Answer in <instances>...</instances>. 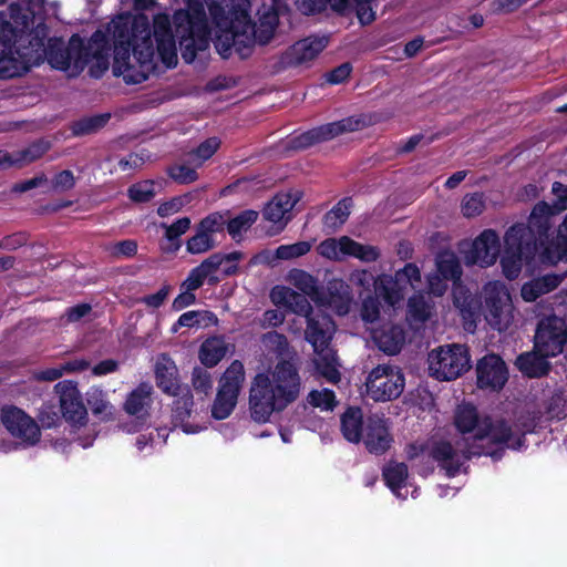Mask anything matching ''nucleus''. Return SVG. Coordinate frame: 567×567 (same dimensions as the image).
<instances>
[{
  "mask_svg": "<svg viewBox=\"0 0 567 567\" xmlns=\"http://www.w3.org/2000/svg\"><path fill=\"white\" fill-rule=\"evenodd\" d=\"M112 37L114 58L112 71L127 84H138L156 70V56L171 69L177 64V50L168 16L154 19L153 35L147 17L122 13L107 25Z\"/></svg>",
  "mask_w": 567,
  "mask_h": 567,
  "instance_id": "obj_1",
  "label": "nucleus"
},
{
  "mask_svg": "<svg viewBox=\"0 0 567 567\" xmlns=\"http://www.w3.org/2000/svg\"><path fill=\"white\" fill-rule=\"evenodd\" d=\"M48 38V28L43 23L34 27V22L25 30L22 45L17 43L8 59L27 62L25 70L11 75L9 79L21 76L33 66L47 60L56 70L69 72L70 76L78 75L87 64L90 74L100 78L109 69V39L105 32L96 30L84 43L83 39L73 34L68 44L59 38Z\"/></svg>",
  "mask_w": 567,
  "mask_h": 567,
  "instance_id": "obj_2",
  "label": "nucleus"
},
{
  "mask_svg": "<svg viewBox=\"0 0 567 567\" xmlns=\"http://www.w3.org/2000/svg\"><path fill=\"white\" fill-rule=\"evenodd\" d=\"M261 342L279 360L272 368L258 372L250 382L248 411L250 419L258 424L268 423L275 413L284 412L298 401L302 392L296 352L287 337L269 331L261 336Z\"/></svg>",
  "mask_w": 567,
  "mask_h": 567,
  "instance_id": "obj_3",
  "label": "nucleus"
},
{
  "mask_svg": "<svg viewBox=\"0 0 567 567\" xmlns=\"http://www.w3.org/2000/svg\"><path fill=\"white\" fill-rule=\"evenodd\" d=\"M225 0H205L212 20L216 27L214 44L223 59H227L234 49L241 59L251 54L256 43H268L278 25L276 12L267 11L258 23L251 21L249 2L239 0L227 12L223 8Z\"/></svg>",
  "mask_w": 567,
  "mask_h": 567,
  "instance_id": "obj_4",
  "label": "nucleus"
},
{
  "mask_svg": "<svg viewBox=\"0 0 567 567\" xmlns=\"http://www.w3.org/2000/svg\"><path fill=\"white\" fill-rule=\"evenodd\" d=\"M454 423L461 433H473L471 447L484 444L491 451H495L494 460L502 456L501 451L504 446L519 450L524 445L525 434L532 431L526 429L520 434H515L504 421L493 422L488 416L480 419L476 408L466 403L457 406Z\"/></svg>",
  "mask_w": 567,
  "mask_h": 567,
  "instance_id": "obj_5",
  "label": "nucleus"
},
{
  "mask_svg": "<svg viewBox=\"0 0 567 567\" xmlns=\"http://www.w3.org/2000/svg\"><path fill=\"white\" fill-rule=\"evenodd\" d=\"M185 9L176 10L173 14V23L176 37L179 39L182 58L186 63H192L198 51L208 49L212 32L202 0H184Z\"/></svg>",
  "mask_w": 567,
  "mask_h": 567,
  "instance_id": "obj_6",
  "label": "nucleus"
},
{
  "mask_svg": "<svg viewBox=\"0 0 567 567\" xmlns=\"http://www.w3.org/2000/svg\"><path fill=\"white\" fill-rule=\"evenodd\" d=\"M557 215L546 202L537 203L528 218V224H515L514 226H523L530 233L532 240L542 250V260L548 264H557L567 259V215L563 223L558 226L557 236L548 240V231L551 228V218Z\"/></svg>",
  "mask_w": 567,
  "mask_h": 567,
  "instance_id": "obj_7",
  "label": "nucleus"
},
{
  "mask_svg": "<svg viewBox=\"0 0 567 567\" xmlns=\"http://www.w3.org/2000/svg\"><path fill=\"white\" fill-rule=\"evenodd\" d=\"M33 23V17L23 12L19 7H10V20L0 12V79L25 70L27 62L8 59L10 51L17 43L22 45L25 30Z\"/></svg>",
  "mask_w": 567,
  "mask_h": 567,
  "instance_id": "obj_8",
  "label": "nucleus"
},
{
  "mask_svg": "<svg viewBox=\"0 0 567 567\" xmlns=\"http://www.w3.org/2000/svg\"><path fill=\"white\" fill-rule=\"evenodd\" d=\"M505 250L501 258L504 276L516 279L524 262H529L538 251L537 245L532 240L530 233L523 226H512L504 236Z\"/></svg>",
  "mask_w": 567,
  "mask_h": 567,
  "instance_id": "obj_9",
  "label": "nucleus"
},
{
  "mask_svg": "<svg viewBox=\"0 0 567 567\" xmlns=\"http://www.w3.org/2000/svg\"><path fill=\"white\" fill-rule=\"evenodd\" d=\"M470 368V354L464 346L446 344L429 353V371L437 380H454Z\"/></svg>",
  "mask_w": 567,
  "mask_h": 567,
  "instance_id": "obj_10",
  "label": "nucleus"
},
{
  "mask_svg": "<svg viewBox=\"0 0 567 567\" xmlns=\"http://www.w3.org/2000/svg\"><path fill=\"white\" fill-rule=\"evenodd\" d=\"M484 317L487 323L498 331L506 330L514 319V306L506 285L489 281L483 287Z\"/></svg>",
  "mask_w": 567,
  "mask_h": 567,
  "instance_id": "obj_11",
  "label": "nucleus"
},
{
  "mask_svg": "<svg viewBox=\"0 0 567 567\" xmlns=\"http://www.w3.org/2000/svg\"><path fill=\"white\" fill-rule=\"evenodd\" d=\"M481 455L495 458L496 452L491 451L484 444H478L476 447L468 445L464 449H454L450 442L445 441L433 442L426 446V457L436 462L449 477L456 476L464 463L472 456Z\"/></svg>",
  "mask_w": 567,
  "mask_h": 567,
  "instance_id": "obj_12",
  "label": "nucleus"
},
{
  "mask_svg": "<svg viewBox=\"0 0 567 567\" xmlns=\"http://www.w3.org/2000/svg\"><path fill=\"white\" fill-rule=\"evenodd\" d=\"M405 385L401 370L391 364L373 368L365 380L368 395L377 402L391 401L400 396Z\"/></svg>",
  "mask_w": 567,
  "mask_h": 567,
  "instance_id": "obj_13",
  "label": "nucleus"
},
{
  "mask_svg": "<svg viewBox=\"0 0 567 567\" xmlns=\"http://www.w3.org/2000/svg\"><path fill=\"white\" fill-rule=\"evenodd\" d=\"M0 421L7 432L23 447L34 446L41 440L39 423L16 405H3L0 410Z\"/></svg>",
  "mask_w": 567,
  "mask_h": 567,
  "instance_id": "obj_14",
  "label": "nucleus"
},
{
  "mask_svg": "<svg viewBox=\"0 0 567 567\" xmlns=\"http://www.w3.org/2000/svg\"><path fill=\"white\" fill-rule=\"evenodd\" d=\"M364 122L359 117H346L340 121L327 123L313 127L290 141V146L295 150H302L310 147L317 143H321L339 136L346 132H354L361 128Z\"/></svg>",
  "mask_w": 567,
  "mask_h": 567,
  "instance_id": "obj_15",
  "label": "nucleus"
},
{
  "mask_svg": "<svg viewBox=\"0 0 567 567\" xmlns=\"http://www.w3.org/2000/svg\"><path fill=\"white\" fill-rule=\"evenodd\" d=\"M567 341V324L564 319L550 316L538 323L535 348L545 355L555 357L563 352Z\"/></svg>",
  "mask_w": 567,
  "mask_h": 567,
  "instance_id": "obj_16",
  "label": "nucleus"
},
{
  "mask_svg": "<svg viewBox=\"0 0 567 567\" xmlns=\"http://www.w3.org/2000/svg\"><path fill=\"white\" fill-rule=\"evenodd\" d=\"M373 0H295V4L303 14H315L330 4L331 9L344 13L350 4H355L357 17L361 24H370L375 19V12L371 7Z\"/></svg>",
  "mask_w": 567,
  "mask_h": 567,
  "instance_id": "obj_17",
  "label": "nucleus"
},
{
  "mask_svg": "<svg viewBox=\"0 0 567 567\" xmlns=\"http://www.w3.org/2000/svg\"><path fill=\"white\" fill-rule=\"evenodd\" d=\"M244 255L240 251H231L228 254L215 252L205 258L198 266L194 267L185 279L187 289H199L205 281L215 286L220 281L217 276L218 270L225 260H240Z\"/></svg>",
  "mask_w": 567,
  "mask_h": 567,
  "instance_id": "obj_18",
  "label": "nucleus"
},
{
  "mask_svg": "<svg viewBox=\"0 0 567 567\" xmlns=\"http://www.w3.org/2000/svg\"><path fill=\"white\" fill-rule=\"evenodd\" d=\"M54 391L59 395L63 417L74 425H83L87 419V411L76 382L60 381L54 385Z\"/></svg>",
  "mask_w": 567,
  "mask_h": 567,
  "instance_id": "obj_19",
  "label": "nucleus"
},
{
  "mask_svg": "<svg viewBox=\"0 0 567 567\" xmlns=\"http://www.w3.org/2000/svg\"><path fill=\"white\" fill-rule=\"evenodd\" d=\"M350 282L360 289V297L363 292L368 295L374 289V293L379 295L385 303L391 307L398 305V297L392 292L393 280L391 275L381 274L374 276L368 269H355L349 276Z\"/></svg>",
  "mask_w": 567,
  "mask_h": 567,
  "instance_id": "obj_20",
  "label": "nucleus"
},
{
  "mask_svg": "<svg viewBox=\"0 0 567 567\" xmlns=\"http://www.w3.org/2000/svg\"><path fill=\"white\" fill-rule=\"evenodd\" d=\"M499 236L493 229L483 230L465 252L467 265H478L483 268L494 265L499 256Z\"/></svg>",
  "mask_w": 567,
  "mask_h": 567,
  "instance_id": "obj_21",
  "label": "nucleus"
},
{
  "mask_svg": "<svg viewBox=\"0 0 567 567\" xmlns=\"http://www.w3.org/2000/svg\"><path fill=\"white\" fill-rule=\"evenodd\" d=\"M327 37H308L288 48L280 58L285 68L305 65L315 60L327 47Z\"/></svg>",
  "mask_w": 567,
  "mask_h": 567,
  "instance_id": "obj_22",
  "label": "nucleus"
},
{
  "mask_svg": "<svg viewBox=\"0 0 567 567\" xmlns=\"http://www.w3.org/2000/svg\"><path fill=\"white\" fill-rule=\"evenodd\" d=\"M353 296L350 286L342 279H332L328 282L327 290H321L316 305L334 311L338 316L350 312Z\"/></svg>",
  "mask_w": 567,
  "mask_h": 567,
  "instance_id": "obj_23",
  "label": "nucleus"
},
{
  "mask_svg": "<svg viewBox=\"0 0 567 567\" xmlns=\"http://www.w3.org/2000/svg\"><path fill=\"white\" fill-rule=\"evenodd\" d=\"M477 385L481 389H502L508 378L505 362L496 354H487L476 364Z\"/></svg>",
  "mask_w": 567,
  "mask_h": 567,
  "instance_id": "obj_24",
  "label": "nucleus"
},
{
  "mask_svg": "<svg viewBox=\"0 0 567 567\" xmlns=\"http://www.w3.org/2000/svg\"><path fill=\"white\" fill-rule=\"evenodd\" d=\"M362 439L368 451L377 455L385 453L392 443L386 421L379 415H371L365 420Z\"/></svg>",
  "mask_w": 567,
  "mask_h": 567,
  "instance_id": "obj_25",
  "label": "nucleus"
},
{
  "mask_svg": "<svg viewBox=\"0 0 567 567\" xmlns=\"http://www.w3.org/2000/svg\"><path fill=\"white\" fill-rule=\"evenodd\" d=\"M306 321V340L313 349L331 343L336 332V324L329 315L322 311L313 312Z\"/></svg>",
  "mask_w": 567,
  "mask_h": 567,
  "instance_id": "obj_26",
  "label": "nucleus"
},
{
  "mask_svg": "<svg viewBox=\"0 0 567 567\" xmlns=\"http://www.w3.org/2000/svg\"><path fill=\"white\" fill-rule=\"evenodd\" d=\"M299 199L298 192L279 193L265 206L264 217L270 223L280 224L279 230H281L290 219L289 213Z\"/></svg>",
  "mask_w": 567,
  "mask_h": 567,
  "instance_id": "obj_27",
  "label": "nucleus"
},
{
  "mask_svg": "<svg viewBox=\"0 0 567 567\" xmlns=\"http://www.w3.org/2000/svg\"><path fill=\"white\" fill-rule=\"evenodd\" d=\"M155 379L157 386L168 395H175L184 388L179 383L178 369L175 362L165 353L161 354L155 363Z\"/></svg>",
  "mask_w": 567,
  "mask_h": 567,
  "instance_id": "obj_28",
  "label": "nucleus"
},
{
  "mask_svg": "<svg viewBox=\"0 0 567 567\" xmlns=\"http://www.w3.org/2000/svg\"><path fill=\"white\" fill-rule=\"evenodd\" d=\"M178 392L174 395L176 399L173 402L172 409L173 423L175 426H181L184 433H198L200 431L199 426L186 423L194 406L193 394L187 385L178 390Z\"/></svg>",
  "mask_w": 567,
  "mask_h": 567,
  "instance_id": "obj_29",
  "label": "nucleus"
},
{
  "mask_svg": "<svg viewBox=\"0 0 567 567\" xmlns=\"http://www.w3.org/2000/svg\"><path fill=\"white\" fill-rule=\"evenodd\" d=\"M313 351L316 353L313 363L320 375H322L328 382L333 384L339 383L341 380V373L339 371L340 364L336 351L330 347V344L317 347Z\"/></svg>",
  "mask_w": 567,
  "mask_h": 567,
  "instance_id": "obj_30",
  "label": "nucleus"
},
{
  "mask_svg": "<svg viewBox=\"0 0 567 567\" xmlns=\"http://www.w3.org/2000/svg\"><path fill=\"white\" fill-rule=\"evenodd\" d=\"M378 348L386 354H396L405 340V333L401 326L386 323L372 333Z\"/></svg>",
  "mask_w": 567,
  "mask_h": 567,
  "instance_id": "obj_31",
  "label": "nucleus"
},
{
  "mask_svg": "<svg viewBox=\"0 0 567 567\" xmlns=\"http://www.w3.org/2000/svg\"><path fill=\"white\" fill-rule=\"evenodd\" d=\"M49 147L47 142H37L14 154L0 150V166L11 167L30 164L41 158L49 151Z\"/></svg>",
  "mask_w": 567,
  "mask_h": 567,
  "instance_id": "obj_32",
  "label": "nucleus"
},
{
  "mask_svg": "<svg viewBox=\"0 0 567 567\" xmlns=\"http://www.w3.org/2000/svg\"><path fill=\"white\" fill-rule=\"evenodd\" d=\"M343 437L351 443H359L364 434L365 421L360 408H348L340 417Z\"/></svg>",
  "mask_w": 567,
  "mask_h": 567,
  "instance_id": "obj_33",
  "label": "nucleus"
},
{
  "mask_svg": "<svg viewBox=\"0 0 567 567\" xmlns=\"http://www.w3.org/2000/svg\"><path fill=\"white\" fill-rule=\"evenodd\" d=\"M245 380L244 363L240 360H234L221 374L217 390L238 398Z\"/></svg>",
  "mask_w": 567,
  "mask_h": 567,
  "instance_id": "obj_34",
  "label": "nucleus"
},
{
  "mask_svg": "<svg viewBox=\"0 0 567 567\" xmlns=\"http://www.w3.org/2000/svg\"><path fill=\"white\" fill-rule=\"evenodd\" d=\"M153 386L148 382L138 384L131 391L124 402V411L130 415H143L147 413L152 404Z\"/></svg>",
  "mask_w": 567,
  "mask_h": 567,
  "instance_id": "obj_35",
  "label": "nucleus"
},
{
  "mask_svg": "<svg viewBox=\"0 0 567 567\" xmlns=\"http://www.w3.org/2000/svg\"><path fill=\"white\" fill-rule=\"evenodd\" d=\"M228 349L224 337H212L202 343L198 357L205 367L214 368L225 358Z\"/></svg>",
  "mask_w": 567,
  "mask_h": 567,
  "instance_id": "obj_36",
  "label": "nucleus"
},
{
  "mask_svg": "<svg viewBox=\"0 0 567 567\" xmlns=\"http://www.w3.org/2000/svg\"><path fill=\"white\" fill-rule=\"evenodd\" d=\"M542 352H527L517 357L516 367L528 378H539L545 375L549 370V362Z\"/></svg>",
  "mask_w": 567,
  "mask_h": 567,
  "instance_id": "obj_37",
  "label": "nucleus"
},
{
  "mask_svg": "<svg viewBox=\"0 0 567 567\" xmlns=\"http://www.w3.org/2000/svg\"><path fill=\"white\" fill-rule=\"evenodd\" d=\"M392 292L398 297V305L403 300V290L406 285L416 288L422 282L421 271L415 264L409 262L392 276Z\"/></svg>",
  "mask_w": 567,
  "mask_h": 567,
  "instance_id": "obj_38",
  "label": "nucleus"
},
{
  "mask_svg": "<svg viewBox=\"0 0 567 567\" xmlns=\"http://www.w3.org/2000/svg\"><path fill=\"white\" fill-rule=\"evenodd\" d=\"M434 302L423 293L413 295L408 301V320L411 323H424L433 315Z\"/></svg>",
  "mask_w": 567,
  "mask_h": 567,
  "instance_id": "obj_39",
  "label": "nucleus"
},
{
  "mask_svg": "<svg viewBox=\"0 0 567 567\" xmlns=\"http://www.w3.org/2000/svg\"><path fill=\"white\" fill-rule=\"evenodd\" d=\"M288 281L316 303L322 290L317 278L305 270L292 269L288 272Z\"/></svg>",
  "mask_w": 567,
  "mask_h": 567,
  "instance_id": "obj_40",
  "label": "nucleus"
},
{
  "mask_svg": "<svg viewBox=\"0 0 567 567\" xmlns=\"http://www.w3.org/2000/svg\"><path fill=\"white\" fill-rule=\"evenodd\" d=\"M436 271L445 280H452L454 286L461 280L462 267L454 252L442 251L436 257Z\"/></svg>",
  "mask_w": 567,
  "mask_h": 567,
  "instance_id": "obj_41",
  "label": "nucleus"
},
{
  "mask_svg": "<svg viewBox=\"0 0 567 567\" xmlns=\"http://www.w3.org/2000/svg\"><path fill=\"white\" fill-rule=\"evenodd\" d=\"M86 402L95 416L102 420H110L114 414V406L106 399V393L96 386L86 392Z\"/></svg>",
  "mask_w": 567,
  "mask_h": 567,
  "instance_id": "obj_42",
  "label": "nucleus"
},
{
  "mask_svg": "<svg viewBox=\"0 0 567 567\" xmlns=\"http://www.w3.org/2000/svg\"><path fill=\"white\" fill-rule=\"evenodd\" d=\"M226 228L233 239L240 238L244 231H247L258 219V212L247 209L238 214L234 218H229V212L226 210Z\"/></svg>",
  "mask_w": 567,
  "mask_h": 567,
  "instance_id": "obj_43",
  "label": "nucleus"
},
{
  "mask_svg": "<svg viewBox=\"0 0 567 567\" xmlns=\"http://www.w3.org/2000/svg\"><path fill=\"white\" fill-rule=\"evenodd\" d=\"M408 475V466L404 463L390 462L383 468V478L396 496H400V489L405 485Z\"/></svg>",
  "mask_w": 567,
  "mask_h": 567,
  "instance_id": "obj_44",
  "label": "nucleus"
},
{
  "mask_svg": "<svg viewBox=\"0 0 567 567\" xmlns=\"http://www.w3.org/2000/svg\"><path fill=\"white\" fill-rule=\"evenodd\" d=\"M110 120V114H97L83 117L71 124L70 130L74 136L90 135L101 130Z\"/></svg>",
  "mask_w": 567,
  "mask_h": 567,
  "instance_id": "obj_45",
  "label": "nucleus"
},
{
  "mask_svg": "<svg viewBox=\"0 0 567 567\" xmlns=\"http://www.w3.org/2000/svg\"><path fill=\"white\" fill-rule=\"evenodd\" d=\"M352 199L347 197L341 199L333 206L323 217L324 226L331 230H336L346 223L350 215Z\"/></svg>",
  "mask_w": 567,
  "mask_h": 567,
  "instance_id": "obj_46",
  "label": "nucleus"
},
{
  "mask_svg": "<svg viewBox=\"0 0 567 567\" xmlns=\"http://www.w3.org/2000/svg\"><path fill=\"white\" fill-rule=\"evenodd\" d=\"M346 243V256H351L358 258L363 262H373L377 261L380 257V250L372 245H363L360 244L350 237Z\"/></svg>",
  "mask_w": 567,
  "mask_h": 567,
  "instance_id": "obj_47",
  "label": "nucleus"
},
{
  "mask_svg": "<svg viewBox=\"0 0 567 567\" xmlns=\"http://www.w3.org/2000/svg\"><path fill=\"white\" fill-rule=\"evenodd\" d=\"M346 240L348 236L324 239L318 246V252L330 260H342L346 257Z\"/></svg>",
  "mask_w": 567,
  "mask_h": 567,
  "instance_id": "obj_48",
  "label": "nucleus"
},
{
  "mask_svg": "<svg viewBox=\"0 0 567 567\" xmlns=\"http://www.w3.org/2000/svg\"><path fill=\"white\" fill-rule=\"evenodd\" d=\"M190 224L192 221L189 217H182L171 225H162V227L165 229V238L171 243V251H177L179 249V237L190 228Z\"/></svg>",
  "mask_w": 567,
  "mask_h": 567,
  "instance_id": "obj_49",
  "label": "nucleus"
},
{
  "mask_svg": "<svg viewBox=\"0 0 567 567\" xmlns=\"http://www.w3.org/2000/svg\"><path fill=\"white\" fill-rule=\"evenodd\" d=\"M307 402L321 411H332L338 404L336 394L330 389L311 390L307 395Z\"/></svg>",
  "mask_w": 567,
  "mask_h": 567,
  "instance_id": "obj_50",
  "label": "nucleus"
},
{
  "mask_svg": "<svg viewBox=\"0 0 567 567\" xmlns=\"http://www.w3.org/2000/svg\"><path fill=\"white\" fill-rule=\"evenodd\" d=\"M238 398L235 395L226 394L217 390V394L212 406V415L216 420H224L228 417L237 405Z\"/></svg>",
  "mask_w": 567,
  "mask_h": 567,
  "instance_id": "obj_51",
  "label": "nucleus"
},
{
  "mask_svg": "<svg viewBox=\"0 0 567 567\" xmlns=\"http://www.w3.org/2000/svg\"><path fill=\"white\" fill-rule=\"evenodd\" d=\"M379 298L381 297L377 293L361 297L360 318L365 323H374L380 319L381 301Z\"/></svg>",
  "mask_w": 567,
  "mask_h": 567,
  "instance_id": "obj_52",
  "label": "nucleus"
},
{
  "mask_svg": "<svg viewBox=\"0 0 567 567\" xmlns=\"http://www.w3.org/2000/svg\"><path fill=\"white\" fill-rule=\"evenodd\" d=\"M186 251L190 255H202L216 247V241L195 227V234L185 244Z\"/></svg>",
  "mask_w": 567,
  "mask_h": 567,
  "instance_id": "obj_53",
  "label": "nucleus"
},
{
  "mask_svg": "<svg viewBox=\"0 0 567 567\" xmlns=\"http://www.w3.org/2000/svg\"><path fill=\"white\" fill-rule=\"evenodd\" d=\"M196 227L200 229V231L205 233L210 238L215 234L223 233L226 228V214L225 212H214L204 217Z\"/></svg>",
  "mask_w": 567,
  "mask_h": 567,
  "instance_id": "obj_54",
  "label": "nucleus"
},
{
  "mask_svg": "<svg viewBox=\"0 0 567 567\" xmlns=\"http://www.w3.org/2000/svg\"><path fill=\"white\" fill-rule=\"evenodd\" d=\"M462 214L467 217H476L485 209V197L482 193L466 194L462 200Z\"/></svg>",
  "mask_w": 567,
  "mask_h": 567,
  "instance_id": "obj_55",
  "label": "nucleus"
},
{
  "mask_svg": "<svg viewBox=\"0 0 567 567\" xmlns=\"http://www.w3.org/2000/svg\"><path fill=\"white\" fill-rule=\"evenodd\" d=\"M167 175L177 184H190L198 178L196 168L186 164H173L166 169Z\"/></svg>",
  "mask_w": 567,
  "mask_h": 567,
  "instance_id": "obj_56",
  "label": "nucleus"
},
{
  "mask_svg": "<svg viewBox=\"0 0 567 567\" xmlns=\"http://www.w3.org/2000/svg\"><path fill=\"white\" fill-rule=\"evenodd\" d=\"M137 243L134 239H125L105 246V251L113 258H132L137 254Z\"/></svg>",
  "mask_w": 567,
  "mask_h": 567,
  "instance_id": "obj_57",
  "label": "nucleus"
},
{
  "mask_svg": "<svg viewBox=\"0 0 567 567\" xmlns=\"http://www.w3.org/2000/svg\"><path fill=\"white\" fill-rule=\"evenodd\" d=\"M192 385L196 393L208 396L213 390L212 374L204 368L196 367L192 372Z\"/></svg>",
  "mask_w": 567,
  "mask_h": 567,
  "instance_id": "obj_58",
  "label": "nucleus"
},
{
  "mask_svg": "<svg viewBox=\"0 0 567 567\" xmlns=\"http://www.w3.org/2000/svg\"><path fill=\"white\" fill-rule=\"evenodd\" d=\"M311 243L298 241L290 245H280L277 247V257L280 260H290L302 257L311 250Z\"/></svg>",
  "mask_w": 567,
  "mask_h": 567,
  "instance_id": "obj_59",
  "label": "nucleus"
},
{
  "mask_svg": "<svg viewBox=\"0 0 567 567\" xmlns=\"http://www.w3.org/2000/svg\"><path fill=\"white\" fill-rule=\"evenodd\" d=\"M128 197L135 203L150 202L155 196L154 183L152 181H143L133 184L127 190Z\"/></svg>",
  "mask_w": 567,
  "mask_h": 567,
  "instance_id": "obj_60",
  "label": "nucleus"
},
{
  "mask_svg": "<svg viewBox=\"0 0 567 567\" xmlns=\"http://www.w3.org/2000/svg\"><path fill=\"white\" fill-rule=\"evenodd\" d=\"M38 420L44 429L56 426L60 422V414L55 404L49 402L43 403L39 410Z\"/></svg>",
  "mask_w": 567,
  "mask_h": 567,
  "instance_id": "obj_61",
  "label": "nucleus"
},
{
  "mask_svg": "<svg viewBox=\"0 0 567 567\" xmlns=\"http://www.w3.org/2000/svg\"><path fill=\"white\" fill-rule=\"evenodd\" d=\"M287 307L293 313H296L298 316H302L306 319L315 312L311 303L306 298V295H301L295 290L292 292V297L290 298V301Z\"/></svg>",
  "mask_w": 567,
  "mask_h": 567,
  "instance_id": "obj_62",
  "label": "nucleus"
},
{
  "mask_svg": "<svg viewBox=\"0 0 567 567\" xmlns=\"http://www.w3.org/2000/svg\"><path fill=\"white\" fill-rule=\"evenodd\" d=\"M188 202V195L174 197L171 200L161 204L157 208V214L161 217L172 216L178 213Z\"/></svg>",
  "mask_w": 567,
  "mask_h": 567,
  "instance_id": "obj_63",
  "label": "nucleus"
},
{
  "mask_svg": "<svg viewBox=\"0 0 567 567\" xmlns=\"http://www.w3.org/2000/svg\"><path fill=\"white\" fill-rule=\"evenodd\" d=\"M551 193L555 196V200L550 207L554 213H561L567 209V185L560 182H554L551 185Z\"/></svg>",
  "mask_w": 567,
  "mask_h": 567,
  "instance_id": "obj_64",
  "label": "nucleus"
}]
</instances>
